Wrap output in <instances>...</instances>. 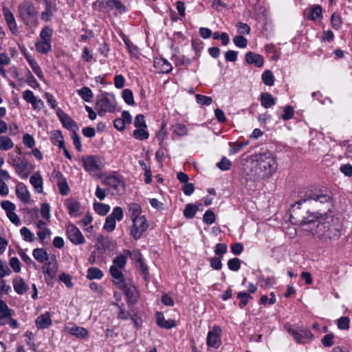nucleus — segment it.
I'll return each instance as SVG.
<instances>
[{
    "label": "nucleus",
    "instance_id": "obj_1",
    "mask_svg": "<svg viewBox=\"0 0 352 352\" xmlns=\"http://www.w3.org/2000/svg\"><path fill=\"white\" fill-rule=\"evenodd\" d=\"M333 199L317 188H307L299 192L298 199L289 208V221L294 225L315 224L316 221L326 216L333 208Z\"/></svg>",
    "mask_w": 352,
    "mask_h": 352
},
{
    "label": "nucleus",
    "instance_id": "obj_2",
    "mask_svg": "<svg viewBox=\"0 0 352 352\" xmlns=\"http://www.w3.org/2000/svg\"><path fill=\"white\" fill-rule=\"evenodd\" d=\"M257 167L260 170L258 177L264 179L270 177L277 170V163L274 155L269 151L260 153L255 155Z\"/></svg>",
    "mask_w": 352,
    "mask_h": 352
},
{
    "label": "nucleus",
    "instance_id": "obj_3",
    "mask_svg": "<svg viewBox=\"0 0 352 352\" xmlns=\"http://www.w3.org/2000/svg\"><path fill=\"white\" fill-rule=\"evenodd\" d=\"M19 16L23 23L29 27H34L38 23V10L30 1H23L18 7Z\"/></svg>",
    "mask_w": 352,
    "mask_h": 352
},
{
    "label": "nucleus",
    "instance_id": "obj_4",
    "mask_svg": "<svg viewBox=\"0 0 352 352\" xmlns=\"http://www.w3.org/2000/svg\"><path fill=\"white\" fill-rule=\"evenodd\" d=\"M125 254H120L113 260V265L109 268V273L113 278V282L118 281V283H122V279L124 278L121 269H123L127 261L126 256L131 255V252L128 250L124 251Z\"/></svg>",
    "mask_w": 352,
    "mask_h": 352
},
{
    "label": "nucleus",
    "instance_id": "obj_5",
    "mask_svg": "<svg viewBox=\"0 0 352 352\" xmlns=\"http://www.w3.org/2000/svg\"><path fill=\"white\" fill-rule=\"evenodd\" d=\"M310 231L313 234H320V236L329 239H338L340 234V229L335 226H330L328 221L324 223L319 222L317 224L316 228H311Z\"/></svg>",
    "mask_w": 352,
    "mask_h": 352
},
{
    "label": "nucleus",
    "instance_id": "obj_6",
    "mask_svg": "<svg viewBox=\"0 0 352 352\" xmlns=\"http://www.w3.org/2000/svg\"><path fill=\"white\" fill-rule=\"evenodd\" d=\"M95 109L98 114L102 117L107 112H114L116 106L111 100L107 98V94L105 93L98 96Z\"/></svg>",
    "mask_w": 352,
    "mask_h": 352
},
{
    "label": "nucleus",
    "instance_id": "obj_7",
    "mask_svg": "<svg viewBox=\"0 0 352 352\" xmlns=\"http://www.w3.org/2000/svg\"><path fill=\"white\" fill-rule=\"evenodd\" d=\"M113 284L125 294L129 305H135L137 303L139 295L135 286L126 285L125 278L122 279L121 283H118V281H116L113 282Z\"/></svg>",
    "mask_w": 352,
    "mask_h": 352
},
{
    "label": "nucleus",
    "instance_id": "obj_8",
    "mask_svg": "<svg viewBox=\"0 0 352 352\" xmlns=\"http://www.w3.org/2000/svg\"><path fill=\"white\" fill-rule=\"evenodd\" d=\"M133 226L130 230L131 235L135 240H138L142 234L148 229V225L144 216L135 217L132 219Z\"/></svg>",
    "mask_w": 352,
    "mask_h": 352
},
{
    "label": "nucleus",
    "instance_id": "obj_9",
    "mask_svg": "<svg viewBox=\"0 0 352 352\" xmlns=\"http://www.w3.org/2000/svg\"><path fill=\"white\" fill-rule=\"evenodd\" d=\"M100 157L97 155H86L82 157L83 167L87 172H96L101 169Z\"/></svg>",
    "mask_w": 352,
    "mask_h": 352
},
{
    "label": "nucleus",
    "instance_id": "obj_10",
    "mask_svg": "<svg viewBox=\"0 0 352 352\" xmlns=\"http://www.w3.org/2000/svg\"><path fill=\"white\" fill-rule=\"evenodd\" d=\"M43 273L45 274V280L48 285H52V280L56 278V272L58 271V265L56 259L54 258V261H49L45 263L43 266Z\"/></svg>",
    "mask_w": 352,
    "mask_h": 352
},
{
    "label": "nucleus",
    "instance_id": "obj_11",
    "mask_svg": "<svg viewBox=\"0 0 352 352\" xmlns=\"http://www.w3.org/2000/svg\"><path fill=\"white\" fill-rule=\"evenodd\" d=\"M221 329L219 326L213 327L212 329L208 333L206 343L209 346L218 349L221 344Z\"/></svg>",
    "mask_w": 352,
    "mask_h": 352
},
{
    "label": "nucleus",
    "instance_id": "obj_12",
    "mask_svg": "<svg viewBox=\"0 0 352 352\" xmlns=\"http://www.w3.org/2000/svg\"><path fill=\"white\" fill-rule=\"evenodd\" d=\"M67 235L70 241L75 245L85 243V238L80 230L74 224H69L67 227Z\"/></svg>",
    "mask_w": 352,
    "mask_h": 352
},
{
    "label": "nucleus",
    "instance_id": "obj_13",
    "mask_svg": "<svg viewBox=\"0 0 352 352\" xmlns=\"http://www.w3.org/2000/svg\"><path fill=\"white\" fill-rule=\"evenodd\" d=\"M56 115L58 117L60 122L62 123L63 126L71 130L73 132V130L76 131L78 127L76 124V123L72 119L70 116H69L63 110L58 108L56 110Z\"/></svg>",
    "mask_w": 352,
    "mask_h": 352
},
{
    "label": "nucleus",
    "instance_id": "obj_14",
    "mask_svg": "<svg viewBox=\"0 0 352 352\" xmlns=\"http://www.w3.org/2000/svg\"><path fill=\"white\" fill-rule=\"evenodd\" d=\"M34 166L32 164L28 163L27 160L21 159L19 163L15 168L16 173L23 179H26L30 173L33 170Z\"/></svg>",
    "mask_w": 352,
    "mask_h": 352
},
{
    "label": "nucleus",
    "instance_id": "obj_15",
    "mask_svg": "<svg viewBox=\"0 0 352 352\" xmlns=\"http://www.w3.org/2000/svg\"><path fill=\"white\" fill-rule=\"evenodd\" d=\"M3 13L10 30L14 35H17L19 34V30L14 14L9 8L6 7L3 8Z\"/></svg>",
    "mask_w": 352,
    "mask_h": 352
},
{
    "label": "nucleus",
    "instance_id": "obj_16",
    "mask_svg": "<svg viewBox=\"0 0 352 352\" xmlns=\"http://www.w3.org/2000/svg\"><path fill=\"white\" fill-rule=\"evenodd\" d=\"M102 184L106 186H108L115 190H120L121 188L122 190H124L125 186L124 182L119 177L115 175H108L102 181Z\"/></svg>",
    "mask_w": 352,
    "mask_h": 352
},
{
    "label": "nucleus",
    "instance_id": "obj_17",
    "mask_svg": "<svg viewBox=\"0 0 352 352\" xmlns=\"http://www.w3.org/2000/svg\"><path fill=\"white\" fill-rule=\"evenodd\" d=\"M245 61L247 63L250 65H254L257 67H262L264 64V58L263 57L258 54H255L252 52H248L246 53Z\"/></svg>",
    "mask_w": 352,
    "mask_h": 352
},
{
    "label": "nucleus",
    "instance_id": "obj_18",
    "mask_svg": "<svg viewBox=\"0 0 352 352\" xmlns=\"http://www.w3.org/2000/svg\"><path fill=\"white\" fill-rule=\"evenodd\" d=\"M38 329H44L52 325V322L49 312H45L37 317L35 321Z\"/></svg>",
    "mask_w": 352,
    "mask_h": 352
},
{
    "label": "nucleus",
    "instance_id": "obj_19",
    "mask_svg": "<svg viewBox=\"0 0 352 352\" xmlns=\"http://www.w3.org/2000/svg\"><path fill=\"white\" fill-rule=\"evenodd\" d=\"M157 324L164 329H170L176 326L174 320H165L163 313L157 311L155 314Z\"/></svg>",
    "mask_w": 352,
    "mask_h": 352
},
{
    "label": "nucleus",
    "instance_id": "obj_20",
    "mask_svg": "<svg viewBox=\"0 0 352 352\" xmlns=\"http://www.w3.org/2000/svg\"><path fill=\"white\" fill-rule=\"evenodd\" d=\"M16 194L17 197L23 203L28 204L30 200V195L23 183H19L16 186Z\"/></svg>",
    "mask_w": 352,
    "mask_h": 352
},
{
    "label": "nucleus",
    "instance_id": "obj_21",
    "mask_svg": "<svg viewBox=\"0 0 352 352\" xmlns=\"http://www.w3.org/2000/svg\"><path fill=\"white\" fill-rule=\"evenodd\" d=\"M14 291L19 295H23L29 289L28 285L25 280L20 276L16 277L12 281Z\"/></svg>",
    "mask_w": 352,
    "mask_h": 352
},
{
    "label": "nucleus",
    "instance_id": "obj_22",
    "mask_svg": "<svg viewBox=\"0 0 352 352\" xmlns=\"http://www.w3.org/2000/svg\"><path fill=\"white\" fill-rule=\"evenodd\" d=\"M65 205L69 211V214L72 217H78V213L80 208V203L74 199L70 198L65 201Z\"/></svg>",
    "mask_w": 352,
    "mask_h": 352
},
{
    "label": "nucleus",
    "instance_id": "obj_23",
    "mask_svg": "<svg viewBox=\"0 0 352 352\" xmlns=\"http://www.w3.org/2000/svg\"><path fill=\"white\" fill-rule=\"evenodd\" d=\"M261 105L267 109L274 106L276 102V98H274L270 93L263 92L260 96Z\"/></svg>",
    "mask_w": 352,
    "mask_h": 352
},
{
    "label": "nucleus",
    "instance_id": "obj_24",
    "mask_svg": "<svg viewBox=\"0 0 352 352\" xmlns=\"http://www.w3.org/2000/svg\"><path fill=\"white\" fill-rule=\"evenodd\" d=\"M30 182L38 193L43 192V179L39 173H36L30 178Z\"/></svg>",
    "mask_w": 352,
    "mask_h": 352
},
{
    "label": "nucleus",
    "instance_id": "obj_25",
    "mask_svg": "<svg viewBox=\"0 0 352 352\" xmlns=\"http://www.w3.org/2000/svg\"><path fill=\"white\" fill-rule=\"evenodd\" d=\"M287 332L293 337L297 343H302V339L308 336V335L312 336L311 331H299L292 328L287 329Z\"/></svg>",
    "mask_w": 352,
    "mask_h": 352
},
{
    "label": "nucleus",
    "instance_id": "obj_26",
    "mask_svg": "<svg viewBox=\"0 0 352 352\" xmlns=\"http://www.w3.org/2000/svg\"><path fill=\"white\" fill-rule=\"evenodd\" d=\"M34 258L39 263H43L49 259L47 251L43 248H36L32 252Z\"/></svg>",
    "mask_w": 352,
    "mask_h": 352
},
{
    "label": "nucleus",
    "instance_id": "obj_27",
    "mask_svg": "<svg viewBox=\"0 0 352 352\" xmlns=\"http://www.w3.org/2000/svg\"><path fill=\"white\" fill-rule=\"evenodd\" d=\"M69 332L76 336L77 338H85L88 336L89 331L87 329L78 327V326H74L69 329Z\"/></svg>",
    "mask_w": 352,
    "mask_h": 352
},
{
    "label": "nucleus",
    "instance_id": "obj_28",
    "mask_svg": "<svg viewBox=\"0 0 352 352\" xmlns=\"http://www.w3.org/2000/svg\"><path fill=\"white\" fill-rule=\"evenodd\" d=\"M197 210H199L197 206L193 204H188L186 205L184 210V216L188 219H192L195 216Z\"/></svg>",
    "mask_w": 352,
    "mask_h": 352
},
{
    "label": "nucleus",
    "instance_id": "obj_29",
    "mask_svg": "<svg viewBox=\"0 0 352 352\" xmlns=\"http://www.w3.org/2000/svg\"><path fill=\"white\" fill-rule=\"evenodd\" d=\"M155 64L160 65L161 72L164 74H168L173 69L171 64L164 58H160L157 60H155Z\"/></svg>",
    "mask_w": 352,
    "mask_h": 352
},
{
    "label": "nucleus",
    "instance_id": "obj_30",
    "mask_svg": "<svg viewBox=\"0 0 352 352\" xmlns=\"http://www.w3.org/2000/svg\"><path fill=\"white\" fill-rule=\"evenodd\" d=\"M103 272L98 267H91L87 270V278L89 280L101 279Z\"/></svg>",
    "mask_w": 352,
    "mask_h": 352
},
{
    "label": "nucleus",
    "instance_id": "obj_31",
    "mask_svg": "<svg viewBox=\"0 0 352 352\" xmlns=\"http://www.w3.org/2000/svg\"><path fill=\"white\" fill-rule=\"evenodd\" d=\"M36 50L41 54H47L52 50L51 42L45 41H37L35 43Z\"/></svg>",
    "mask_w": 352,
    "mask_h": 352
},
{
    "label": "nucleus",
    "instance_id": "obj_32",
    "mask_svg": "<svg viewBox=\"0 0 352 352\" xmlns=\"http://www.w3.org/2000/svg\"><path fill=\"white\" fill-rule=\"evenodd\" d=\"M322 16V7L320 5H315L311 9L308 18L309 19L315 21L319 19H321Z\"/></svg>",
    "mask_w": 352,
    "mask_h": 352
},
{
    "label": "nucleus",
    "instance_id": "obj_33",
    "mask_svg": "<svg viewBox=\"0 0 352 352\" xmlns=\"http://www.w3.org/2000/svg\"><path fill=\"white\" fill-rule=\"evenodd\" d=\"M14 146L12 140L8 136H0V150L8 151Z\"/></svg>",
    "mask_w": 352,
    "mask_h": 352
},
{
    "label": "nucleus",
    "instance_id": "obj_34",
    "mask_svg": "<svg viewBox=\"0 0 352 352\" xmlns=\"http://www.w3.org/2000/svg\"><path fill=\"white\" fill-rule=\"evenodd\" d=\"M94 209L98 214L104 216L109 212L110 207L104 204L95 202L94 204Z\"/></svg>",
    "mask_w": 352,
    "mask_h": 352
},
{
    "label": "nucleus",
    "instance_id": "obj_35",
    "mask_svg": "<svg viewBox=\"0 0 352 352\" xmlns=\"http://www.w3.org/2000/svg\"><path fill=\"white\" fill-rule=\"evenodd\" d=\"M146 128L136 129L133 132V137L138 140H147L149 137V133L146 131Z\"/></svg>",
    "mask_w": 352,
    "mask_h": 352
},
{
    "label": "nucleus",
    "instance_id": "obj_36",
    "mask_svg": "<svg viewBox=\"0 0 352 352\" xmlns=\"http://www.w3.org/2000/svg\"><path fill=\"white\" fill-rule=\"evenodd\" d=\"M262 80L267 86H272L274 84V76L272 71L267 69L262 74Z\"/></svg>",
    "mask_w": 352,
    "mask_h": 352
},
{
    "label": "nucleus",
    "instance_id": "obj_37",
    "mask_svg": "<svg viewBox=\"0 0 352 352\" xmlns=\"http://www.w3.org/2000/svg\"><path fill=\"white\" fill-rule=\"evenodd\" d=\"M78 94L86 102H89L93 98V93L90 88L87 87H83L78 90Z\"/></svg>",
    "mask_w": 352,
    "mask_h": 352
},
{
    "label": "nucleus",
    "instance_id": "obj_38",
    "mask_svg": "<svg viewBox=\"0 0 352 352\" xmlns=\"http://www.w3.org/2000/svg\"><path fill=\"white\" fill-rule=\"evenodd\" d=\"M120 36L128 50V52L131 55H134L138 52V47L131 42L129 38L124 34L122 33Z\"/></svg>",
    "mask_w": 352,
    "mask_h": 352
},
{
    "label": "nucleus",
    "instance_id": "obj_39",
    "mask_svg": "<svg viewBox=\"0 0 352 352\" xmlns=\"http://www.w3.org/2000/svg\"><path fill=\"white\" fill-rule=\"evenodd\" d=\"M44 2L45 3V10L41 13V18L44 21H48L53 15L52 6L48 0Z\"/></svg>",
    "mask_w": 352,
    "mask_h": 352
},
{
    "label": "nucleus",
    "instance_id": "obj_40",
    "mask_svg": "<svg viewBox=\"0 0 352 352\" xmlns=\"http://www.w3.org/2000/svg\"><path fill=\"white\" fill-rule=\"evenodd\" d=\"M129 212L132 219L135 217H141L142 215L140 214L142 212V208L139 204L131 203L129 205Z\"/></svg>",
    "mask_w": 352,
    "mask_h": 352
},
{
    "label": "nucleus",
    "instance_id": "obj_41",
    "mask_svg": "<svg viewBox=\"0 0 352 352\" xmlns=\"http://www.w3.org/2000/svg\"><path fill=\"white\" fill-rule=\"evenodd\" d=\"M136 262L140 263V270L144 275V280H148V268L146 264L144 263L142 256L140 252L138 253V258H137Z\"/></svg>",
    "mask_w": 352,
    "mask_h": 352
},
{
    "label": "nucleus",
    "instance_id": "obj_42",
    "mask_svg": "<svg viewBox=\"0 0 352 352\" xmlns=\"http://www.w3.org/2000/svg\"><path fill=\"white\" fill-rule=\"evenodd\" d=\"M52 32L53 30L50 26H45L41 31L40 37L41 38L42 41L51 42Z\"/></svg>",
    "mask_w": 352,
    "mask_h": 352
},
{
    "label": "nucleus",
    "instance_id": "obj_43",
    "mask_svg": "<svg viewBox=\"0 0 352 352\" xmlns=\"http://www.w3.org/2000/svg\"><path fill=\"white\" fill-rule=\"evenodd\" d=\"M237 298L240 299L239 306L241 309L245 307L248 303V299L252 298L250 294L241 292L237 294Z\"/></svg>",
    "mask_w": 352,
    "mask_h": 352
},
{
    "label": "nucleus",
    "instance_id": "obj_44",
    "mask_svg": "<svg viewBox=\"0 0 352 352\" xmlns=\"http://www.w3.org/2000/svg\"><path fill=\"white\" fill-rule=\"evenodd\" d=\"M37 235L43 245H48V241H45V239L51 235V231L49 228H44L43 230H39L37 232Z\"/></svg>",
    "mask_w": 352,
    "mask_h": 352
},
{
    "label": "nucleus",
    "instance_id": "obj_45",
    "mask_svg": "<svg viewBox=\"0 0 352 352\" xmlns=\"http://www.w3.org/2000/svg\"><path fill=\"white\" fill-rule=\"evenodd\" d=\"M122 96L124 102L129 105H133L135 104L133 100V94L129 89H125L122 91Z\"/></svg>",
    "mask_w": 352,
    "mask_h": 352
},
{
    "label": "nucleus",
    "instance_id": "obj_46",
    "mask_svg": "<svg viewBox=\"0 0 352 352\" xmlns=\"http://www.w3.org/2000/svg\"><path fill=\"white\" fill-rule=\"evenodd\" d=\"M341 16L336 12H333L331 16V25L334 30H339L342 25Z\"/></svg>",
    "mask_w": 352,
    "mask_h": 352
},
{
    "label": "nucleus",
    "instance_id": "obj_47",
    "mask_svg": "<svg viewBox=\"0 0 352 352\" xmlns=\"http://www.w3.org/2000/svg\"><path fill=\"white\" fill-rule=\"evenodd\" d=\"M24 241L33 242L35 239L34 234L26 227H23L20 230Z\"/></svg>",
    "mask_w": 352,
    "mask_h": 352
},
{
    "label": "nucleus",
    "instance_id": "obj_48",
    "mask_svg": "<svg viewBox=\"0 0 352 352\" xmlns=\"http://www.w3.org/2000/svg\"><path fill=\"white\" fill-rule=\"evenodd\" d=\"M232 162L228 160L226 157H223L220 162L217 163L216 166L221 170H228L232 167Z\"/></svg>",
    "mask_w": 352,
    "mask_h": 352
},
{
    "label": "nucleus",
    "instance_id": "obj_49",
    "mask_svg": "<svg viewBox=\"0 0 352 352\" xmlns=\"http://www.w3.org/2000/svg\"><path fill=\"white\" fill-rule=\"evenodd\" d=\"M29 64H30V67H32V70L34 71V72L36 74V75L41 80H43L44 75L43 74V72H42L41 67H39V65H38V63H36L35 59L34 60H29Z\"/></svg>",
    "mask_w": 352,
    "mask_h": 352
},
{
    "label": "nucleus",
    "instance_id": "obj_50",
    "mask_svg": "<svg viewBox=\"0 0 352 352\" xmlns=\"http://www.w3.org/2000/svg\"><path fill=\"white\" fill-rule=\"evenodd\" d=\"M173 133L178 136H184L188 133V129L184 124H176L173 126Z\"/></svg>",
    "mask_w": 352,
    "mask_h": 352
},
{
    "label": "nucleus",
    "instance_id": "obj_51",
    "mask_svg": "<svg viewBox=\"0 0 352 352\" xmlns=\"http://www.w3.org/2000/svg\"><path fill=\"white\" fill-rule=\"evenodd\" d=\"M116 221L111 216H107L103 228L107 232H112L116 228Z\"/></svg>",
    "mask_w": 352,
    "mask_h": 352
},
{
    "label": "nucleus",
    "instance_id": "obj_52",
    "mask_svg": "<svg viewBox=\"0 0 352 352\" xmlns=\"http://www.w3.org/2000/svg\"><path fill=\"white\" fill-rule=\"evenodd\" d=\"M228 267L232 271H238L241 267L240 259L236 257L229 259L228 261Z\"/></svg>",
    "mask_w": 352,
    "mask_h": 352
},
{
    "label": "nucleus",
    "instance_id": "obj_53",
    "mask_svg": "<svg viewBox=\"0 0 352 352\" xmlns=\"http://www.w3.org/2000/svg\"><path fill=\"white\" fill-rule=\"evenodd\" d=\"M215 219V214L211 210H206L203 217V221L206 224H212L214 223Z\"/></svg>",
    "mask_w": 352,
    "mask_h": 352
},
{
    "label": "nucleus",
    "instance_id": "obj_54",
    "mask_svg": "<svg viewBox=\"0 0 352 352\" xmlns=\"http://www.w3.org/2000/svg\"><path fill=\"white\" fill-rule=\"evenodd\" d=\"M350 320L347 316H342L338 320L337 325L338 329L342 330H347L349 329Z\"/></svg>",
    "mask_w": 352,
    "mask_h": 352
},
{
    "label": "nucleus",
    "instance_id": "obj_55",
    "mask_svg": "<svg viewBox=\"0 0 352 352\" xmlns=\"http://www.w3.org/2000/svg\"><path fill=\"white\" fill-rule=\"evenodd\" d=\"M195 98L197 100V102L201 105H210L212 102V99L210 96H203L201 94H197L195 96Z\"/></svg>",
    "mask_w": 352,
    "mask_h": 352
},
{
    "label": "nucleus",
    "instance_id": "obj_56",
    "mask_svg": "<svg viewBox=\"0 0 352 352\" xmlns=\"http://www.w3.org/2000/svg\"><path fill=\"white\" fill-rule=\"evenodd\" d=\"M233 42L236 47L240 48H245L248 45V40L242 35L234 37Z\"/></svg>",
    "mask_w": 352,
    "mask_h": 352
},
{
    "label": "nucleus",
    "instance_id": "obj_57",
    "mask_svg": "<svg viewBox=\"0 0 352 352\" xmlns=\"http://www.w3.org/2000/svg\"><path fill=\"white\" fill-rule=\"evenodd\" d=\"M144 118H145L143 114H138L135 116L134 120V126L136 127V129L147 128Z\"/></svg>",
    "mask_w": 352,
    "mask_h": 352
},
{
    "label": "nucleus",
    "instance_id": "obj_58",
    "mask_svg": "<svg viewBox=\"0 0 352 352\" xmlns=\"http://www.w3.org/2000/svg\"><path fill=\"white\" fill-rule=\"evenodd\" d=\"M294 114V108L290 105H287L284 108V113L281 116V118L283 120H289L292 119Z\"/></svg>",
    "mask_w": 352,
    "mask_h": 352
},
{
    "label": "nucleus",
    "instance_id": "obj_59",
    "mask_svg": "<svg viewBox=\"0 0 352 352\" xmlns=\"http://www.w3.org/2000/svg\"><path fill=\"white\" fill-rule=\"evenodd\" d=\"M190 63V59L185 56H179L175 58V64L176 66H188Z\"/></svg>",
    "mask_w": 352,
    "mask_h": 352
},
{
    "label": "nucleus",
    "instance_id": "obj_60",
    "mask_svg": "<svg viewBox=\"0 0 352 352\" xmlns=\"http://www.w3.org/2000/svg\"><path fill=\"white\" fill-rule=\"evenodd\" d=\"M116 245V242L113 241L111 239L107 237L104 243L102 244V254L106 250H111L114 248Z\"/></svg>",
    "mask_w": 352,
    "mask_h": 352
},
{
    "label": "nucleus",
    "instance_id": "obj_61",
    "mask_svg": "<svg viewBox=\"0 0 352 352\" xmlns=\"http://www.w3.org/2000/svg\"><path fill=\"white\" fill-rule=\"evenodd\" d=\"M72 138L73 140V143H74V145L76 149L78 152H80L82 151V145H81V142H80V137L77 133L76 131L73 130Z\"/></svg>",
    "mask_w": 352,
    "mask_h": 352
},
{
    "label": "nucleus",
    "instance_id": "obj_62",
    "mask_svg": "<svg viewBox=\"0 0 352 352\" xmlns=\"http://www.w3.org/2000/svg\"><path fill=\"white\" fill-rule=\"evenodd\" d=\"M227 252V245L225 243H217L215 246L214 253L218 257L223 258Z\"/></svg>",
    "mask_w": 352,
    "mask_h": 352
},
{
    "label": "nucleus",
    "instance_id": "obj_63",
    "mask_svg": "<svg viewBox=\"0 0 352 352\" xmlns=\"http://www.w3.org/2000/svg\"><path fill=\"white\" fill-rule=\"evenodd\" d=\"M109 216H111L113 219L120 221L123 218V210L122 208L117 206L113 208L112 212Z\"/></svg>",
    "mask_w": 352,
    "mask_h": 352
},
{
    "label": "nucleus",
    "instance_id": "obj_64",
    "mask_svg": "<svg viewBox=\"0 0 352 352\" xmlns=\"http://www.w3.org/2000/svg\"><path fill=\"white\" fill-rule=\"evenodd\" d=\"M41 214L45 220H49L50 218V206L47 203H43L41 207Z\"/></svg>",
    "mask_w": 352,
    "mask_h": 352
}]
</instances>
